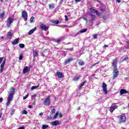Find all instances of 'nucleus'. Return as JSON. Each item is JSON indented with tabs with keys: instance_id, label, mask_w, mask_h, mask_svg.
Here are the masks:
<instances>
[{
	"instance_id": "1",
	"label": "nucleus",
	"mask_w": 129,
	"mask_h": 129,
	"mask_svg": "<svg viewBox=\"0 0 129 129\" xmlns=\"http://www.w3.org/2000/svg\"><path fill=\"white\" fill-rule=\"evenodd\" d=\"M11 93L7 98V106H9L11 104V102L13 100L14 94H15V88L12 87L10 89Z\"/></svg>"
},
{
	"instance_id": "2",
	"label": "nucleus",
	"mask_w": 129,
	"mask_h": 129,
	"mask_svg": "<svg viewBox=\"0 0 129 129\" xmlns=\"http://www.w3.org/2000/svg\"><path fill=\"white\" fill-rule=\"evenodd\" d=\"M43 104L48 106L51 104V99L50 96H47V98L43 100Z\"/></svg>"
},
{
	"instance_id": "3",
	"label": "nucleus",
	"mask_w": 129,
	"mask_h": 129,
	"mask_svg": "<svg viewBox=\"0 0 129 129\" xmlns=\"http://www.w3.org/2000/svg\"><path fill=\"white\" fill-rule=\"evenodd\" d=\"M117 57H115L111 62V65L113 67V69H117Z\"/></svg>"
},
{
	"instance_id": "4",
	"label": "nucleus",
	"mask_w": 129,
	"mask_h": 129,
	"mask_svg": "<svg viewBox=\"0 0 129 129\" xmlns=\"http://www.w3.org/2000/svg\"><path fill=\"white\" fill-rule=\"evenodd\" d=\"M13 22L14 19H13L12 17H9L7 20L6 27H7V28H10V27H11V25L13 24Z\"/></svg>"
},
{
	"instance_id": "5",
	"label": "nucleus",
	"mask_w": 129,
	"mask_h": 129,
	"mask_svg": "<svg viewBox=\"0 0 129 129\" xmlns=\"http://www.w3.org/2000/svg\"><path fill=\"white\" fill-rule=\"evenodd\" d=\"M113 77L112 78V79H115L116 77L118 76V75L119 74V72H118V70L117 69H113Z\"/></svg>"
},
{
	"instance_id": "6",
	"label": "nucleus",
	"mask_w": 129,
	"mask_h": 129,
	"mask_svg": "<svg viewBox=\"0 0 129 129\" xmlns=\"http://www.w3.org/2000/svg\"><path fill=\"white\" fill-rule=\"evenodd\" d=\"M22 17L23 18L25 22H27V21H28V13H27L26 11H22Z\"/></svg>"
},
{
	"instance_id": "7",
	"label": "nucleus",
	"mask_w": 129,
	"mask_h": 129,
	"mask_svg": "<svg viewBox=\"0 0 129 129\" xmlns=\"http://www.w3.org/2000/svg\"><path fill=\"white\" fill-rule=\"evenodd\" d=\"M119 123H122V122H125L126 121V118L125 117V115L124 114H122L120 116V118L119 119Z\"/></svg>"
},
{
	"instance_id": "8",
	"label": "nucleus",
	"mask_w": 129,
	"mask_h": 129,
	"mask_svg": "<svg viewBox=\"0 0 129 129\" xmlns=\"http://www.w3.org/2000/svg\"><path fill=\"white\" fill-rule=\"evenodd\" d=\"M102 87L103 89V91H104V94H107V85L105 82H103L102 83Z\"/></svg>"
},
{
	"instance_id": "9",
	"label": "nucleus",
	"mask_w": 129,
	"mask_h": 129,
	"mask_svg": "<svg viewBox=\"0 0 129 129\" xmlns=\"http://www.w3.org/2000/svg\"><path fill=\"white\" fill-rule=\"evenodd\" d=\"M7 61V58H4V60L2 63L1 65V70H0V73H3L4 72V69L5 68V65L6 64V62Z\"/></svg>"
},
{
	"instance_id": "10",
	"label": "nucleus",
	"mask_w": 129,
	"mask_h": 129,
	"mask_svg": "<svg viewBox=\"0 0 129 129\" xmlns=\"http://www.w3.org/2000/svg\"><path fill=\"white\" fill-rule=\"evenodd\" d=\"M74 59L72 57H70L68 58V59L66 60L65 61L63 62V65H67L68 64H69L70 62H72L73 61Z\"/></svg>"
},
{
	"instance_id": "11",
	"label": "nucleus",
	"mask_w": 129,
	"mask_h": 129,
	"mask_svg": "<svg viewBox=\"0 0 129 129\" xmlns=\"http://www.w3.org/2000/svg\"><path fill=\"white\" fill-rule=\"evenodd\" d=\"M40 28L42 31H47L49 29V27H47L45 24H42L40 25Z\"/></svg>"
},
{
	"instance_id": "12",
	"label": "nucleus",
	"mask_w": 129,
	"mask_h": 129,
	"mask_svg": "<svg viewBox=\"0 0 129 129\" xmlns=\"http://www.w3.org/2000/svg\"><path fill=\"white\" fill-rule=\"evenodd\" d=\"M56 75L58 78H64V75L61 72H57L56 73Z\"/></svg>"
},
{
	"instance_id": "13",
	"label": "nucleus",
	"mask_w": 129,
	"mask_h": 129,
	"mask_svg": "<svg viewBox=\"0 0 129 129\" xmlns=\"http://www.w3.org/2000/svg\"><path fill=\"white\" fill-rule=\"evenodd\" d=\"M90 16H91V19H90L89 22L90 23H91V24H92V23L94 22V20H95V18H96V16H95V15L93 14H90Z\"/></svg>"
},
{
	"instance_id": "14",
	"label": "nucleus",
	"mask_w": 129,
	"mask_h": 129,
	"mask_svg": "<svg viewBox=\"0 0 129 129\" xmlns=\"http://www.w3.org/2000/svg\"><path fill=\"white\" fill-rule=\"evenodd\" d=\"M30 70H31V68H30V67H25L24 70H23V73L25 74L26 73H27V72H28V71H30Z\"/></svg>"
},
{
	"instance_id": "15",
	"label": "nucleus",
	"mask_w": 129,
	"mask_h": 129,
	"mask_svg": "<svg viewBox=\"0 0 129 129\" xmlns=\"http://www.w3.org/2000/svg\"><path fill=\"white\" fill-rule=\"evenodd\" d=\"M90 11L91 12V14H96V15H98L99 14L98 11L92 8H90Z\"/></svg>"
},
{
	"instance_id": "16",
	"label": "nucleus",
	"mask_w": 129,
	"mask_h": 129,
	"mask_svg": "<svg viewBox=\"0 0 129 129\" xmlns=\"http://www.w3.org/2000/svg\"><path fill=\"white\" fill-rule=\"evenodd\" d=\"M6 16L5 11H3L2 13H0V20L3 21L4 20V17Z\"/></svg>"
},
{
	"instance_id": "17",
	"label": "nucleus",
	"mask_w": 129,
	"mask_h": 129,
	"mask_svg": "<svg viewBox=\"0 0 129 129\" xmlns=\"http://www.w3.org/2000/svg\"><path fill=\"white\" fill-rule=\"evenodd\" d=\"M20 41V38H16L12 42V45H17L19 43V41Z\"/></svg>"
},
{
	"instance_id": "18",
	"label": "nucleus",
	"mask_w": 129,
	"mask_h": 129,
	"mask_svg": "<svg viewBox=\"0 0 129 129\" xmlns=\"http://www.w3.org/2000/svg\"><path fill=\"white\" fill-rule=\"evenodd\" d=\"M118 107L117 106H112L110 107V112H113V111L116 109V108H117Z\"/></svg>"
},
{
	"instance_id": "19",
	"label": "nucleus",
	"mask_w": 129,
	"mask_h": 129,
	"mask_svg": "<svg viewBox=\"0 0 129 129\" xmlns=\"http://www.w3.org/2000/svg\"><path fill=\"white\" fill-rule=\"evenodd\" d=\"M126 93H128V91L125 90V89H121L120 91V94L122 95V94H125Z\"/></svg>"
},
{
	"instance_id": "20",
	"label": "nucleus",
	"mask_w": 129,
	"mask_h": 129,
	"mask_svg": "<svg viewBox=\"0 0 129 129\" xmlns=\"http://www.w3.org/2000/svg\"><path fill=\"white\" fill-rule=\"evenodd\" d=\"M36 30H37V27H35L33 29L28 32L29 35H32Z\"/></svg>"
},
{
	"instance_id": "21",
	"label": "nucleus",
	"mask_w": 129,
	"mask_h": 129,
	"mask_svg": "<svg viewBox=\"0 0 129 129\" xmlns=\"http://www.w3.org/2000/svg\"><path fill=\"white\" fill-rule=\"evenodd\" d=\"M59 123H60L58 120H55L51 122V125H58Z\"/></svg>"
},
{
	"instance_id": "22",
	"label": "nucleus",
	"mask_w": 129,
	"mask_h": 129,
	"mask_svg": "<svg viewBox=\"0 0 129 129\" xmlns=\"http://www.w3.org/2000/svg\"><path fill=\"white\" fill-rule=\"evenodd\" d=\"M87 81H85L84 82H82L81 85H80L79 87V90H81V89H82V86H84V85L85 84V83H86Z\"/></svg>"
},
{
	"instance_id": "23",
	"label": "nucleus",
	"mask_w": 129,
	"mask_h": 129,
	"mask_svg": "<svg viewBox=\"0 0 129 129\" xmlns=\"http://www.w3.org/2000/svg\"><path fill=\"white\" fill-rule=\"evenodd\" d=\"M79 65H80V66H83L84 64H85V62L82 60V59H79L78 60Z\"/></svg>"
},
{
	"instance_id": "24",
	"label": "nucleus",
	"mask_w": 129,
	"mask_h": 129,
	"mask_svg": "<svg viewBox=\"0 0 129 129\" xmlns=\"http://www.w3.org/2000/svg\"><path fill=\"white\" fill-rule=\"evenodd\" d=\"M49 8L50 10H53L55 8V4H51L48 5Z\"/></svg>"
},
{
	"instance_id": "25",
	"label": "nucleus",
	"mask_w": 129,
	"mask_h": 129,
	"mask_svg": "<svg viewBox=\"0 0 129 129\" xmlns=\"http://www.w3.org/2000/svg\"><path fill=\"white\" fill-rule=\"evenodd\" d=\"M33 57H38V51L37 50H33Z\"/></svg>"
},
{
	"instance_id": "26",
	"label": "nucleus",
	"mask_w": 129,
	"mask_h": 129,
	"mask_svg": "<svg viewBox=\"0 0 129 129\" xmlns=\"http://www.w3.org/2000/svg\"><path fill=\"white\" fill-rule=\"evenodd\" d=\"M7 38L8 39H12V32L9 31L7 33Z\"/></svg>"
},
{
	"instance_id": "27",
	"label": "nucleus",
	"mask_w": 129,
	"mask_h": 129,
	"mask_svg": "<svg viewBox=\"0 0 129 129\" xmlns=\"http://www.w3.org/2000/svg\"><path fill=\"white\" fill-rule=\"evenodd\" d=\"M81 77V76H79V77H75L73 80V81H78L79 79H80V78Z\"/></svg>"
},
{
	"instance_id": "28",
	"label": "nucleus",
	"mask_w": 129,
	"mask_h": 129,
	"mask_svg": "<svg viewBox=\"0 0 129 129\" xmlns=\"http://www.w3.org/2000/svg\"><path fill=\"white\" fill-rule=\"evenodd\" d=\"M39 86H40V84H39L38 86H32L31 88V90H34V89H36L39 88Z\"/></svg>"
},
{
	"instance_id": "29",
	"label": "nucleus",
	"mask_w": 129,
	"mask_h": 129,
	"mask_svg": "<svg viewBox=\"0 0 129 129\" xmlns=\"http://www.w3.org/2000/svg\"><path fill=\"white\" fill-rule=\"evenodd\" d=\"M58 115H59V112L57 111L56 112V113L53 116L54 119H56V118H57V116H58Z\"/></svg>"
},
{
	"instance_id": "30",
	"label": "nucleus",
	"mask_w": 129,
	"mask_h": 129,
	"mask_svg": "<svg viewBox=\"0 0 129 129\" xmlns=\"http://www.w3.org/2000/svg\"><path fill=\"white\" fill-rule=\"evenodd\" d=\"M81 34H83V33H85V32H87V29H82L80 31Z\"/></svg>"
},
{
	"instance_id": "31",
	"label": "nucleus",
	"mask_w": 129,
	"mask_h": 129,
	"mask_svg": "<svg viewBox=\"0 0 129 129\" xmlns=\"http://www.w3.org/2000/svg\"><path fill=\"white\" fill-rule=\"evenodd\" d=\"M48 127H49V125H48L47 124H43V125H42V128L46 129V128H48Z\"/></svg>"
},
{
	"instance_id": "32",
	"label": "nucleus",
	"mask_w": 129,
	"mask_h": 129,
	"mask_svg": "<svg viewBox=\"0 0 129 129\" xmlns=\"http://www.w3.org/2000/svg\"><path fill=\"white\" fill-rule=\"evenodd\" d=\"M34 20H35L34 16L31 17L30 18V23H35V21H34Z\"/></svg>"
},
{
	"instance_id": "33",
	"label": "nucleus",
	"mask_w": 129,
	"mask_h": 129,
	"mask_svg": "<svg viewBox=\"0 0 129 129\" xmlns=\"http://www.w3.org/2000/svg\"><path fill=\"white\" fill-rule=\"evenodd\" d=\"M128 59H129L128 56H127V57H125L124 58H123V59L121 61V63H122V62H123V61H127V60H128Z\"/></svg>"
},
{
	"instance_id": "34",
	"label": "nucleus",
	"mask_w": 129,
	"mask_h": 129,
	"mask_svg": "<svg viewBox=\"0 0 129 129\" xmlns=\"http://www.w3.org/2000/svg\"><path fill=\"white\" fill-rule=\"evenodd\" d=\"M19 46L20 48H21L22 49H23L25 47V44H23V43H20L19 44Z\"/></svg>"
},
{
	"instance_id": "35",
	"label": "nucleus",
	"mask_w": 129,
	"mask_h": 129,
	"mask_svg": "<svg viewBox=\"0 0 129 129\" xmlns=\"http://www.w3.org/2000/svg\"><path fill=\"white\" fill-rule=\"evenodd\" d=\"M15 111H16V109H13L10 113L11 115H13V114L15 113Z\"/></svg>"
},
{
	"instance_id": "36",
	"label": "nucleus",
	"mask_w": 129,
	"mask_h": 129,
	"mask_svg": "<svg viewBox=\"0 0 129 129\" xmlns=\"http://www.w3.org/2000/svg\"><path fill=\"white\" fill-rule=\"evenodd\" d=\"M55 43H57V44H60L61 43V39H57L55 40Z\"/></svg>"
},
{
	"instance_id": "37",
	"label": "nucleus",
	"mask_w": 129,
	"mask_h": 129,
	"mask_svg": "<svg viewBox=\"0 0 129 129\" xmlns=\"http://www.w3.org/2000/svg\"><path fill=\"white\" fill-rule=\"evenodd\" d=\"M23 114H28V111L26 110H24L22 112Z\"/></svg>"
},
{
	"instance_id": "38",
	"label": "nucleus",
	"mask_w": 129,
	"mask_h": 129,
	"mask_svg": "<svg viewBox=\"0 0 129 129\" xmlns=\"http://www.w3.org/2000/svg\"><path fill=\"white\" fill-rule=\"evenodd\" d=\"M29 97V94H27L25 96L23 97V100H25V99H27L28 97Z\"/></svg>"
},
{
	"instance_id": "39",
	"label": "nucleus",
	"mask_w": 129,
	"mask_h": 129,
	"mask_svg": "<svg viewBox=\"0 0 129 129\" xmlns=\"http://www.w3.org/2000/svg\"><path fill=\"white\" fill-rule=\"evenodd\" d=\"M53 24H55L56 25H58L59 24V21L56 20L53 22Z\"/></svg>"
},
{
	"instance_id": "40",
	"label": "nucleus",
	"mask_w": 129,
	"mask_h": 129,
	"mask_svg": "<svg viewBox=\"0 0 129 129\" xmlns=\"http://www.w3.org/2000/svg\"><path fill=\"white\" fill-rule=\"evenodd\" d=\"M51 112H52V113H55V112H56V110L55 109V108L52 109L51 110Z\"/></svg>"
},
{
	"instance_id": "41",
	"label": "nucleus",
	"mask_w": 129,
	"mask_h": 129,
	"mask_svg": "<svg viewBox=\"0 0 129 129\" xmlns=\"http://www.w3.org/2000/svg\"><path fill=\"white\" fill-rule=\"evenodd\" d=\"M23 58H24V55H20V56H19V60H22L23 59Z\"/></svg>"
},
{
	"instance_id": "42",
	"label": "nucleus",
	"mask_w": 129,
	"mask_h": 129,
	"mask_svg": "<svg viewBox=\"0 0 129 129\" xmlns=\"http://www.w3.org/2000/svg\"><path fill=\"white\" fill-rule=\"evenodd\" d=\"M64 18L66 19V20H65L66 22H68V16L67 15H65Z\"/></svg>"
},
{
	"instance_id": "43",
	"label": "nucleus",
	"mask_w": 129,
	"mask_h": 129,
	"mask_svg": "<svg viewBox=\"0 0 129 129\" xmlns=\"http://www.w3.org/2000/svg\"><path fill=\"white\" fill-rule=\"evenodd\" d=\"M3 60H4V57H0V64H2V62H3Z\"/></svg>"
},
{
	"instance_id": "44",
	"label": "nucleus",
	"mask_w": 129,
	"mask_h": 129,
	"mask_svg": "<svg viewBox=\"0 0 129 129\" xmlns=\"http://www.w3.org/2000/svg\"><path fill=\"white\" fill-rule=\"evenodd\" d=\"M83 19L84 20V21H86V23H88V20H87V19L85 17H83Z\"/></svg>"
},
{
	"instance_id": "45",
	"label": "nucleus",
	"mask_w": 129,
	"mask_h": 129,
	"mask_svg": "<svg viewBox=\"0 0 129 129\" xmlns=\"http://www.w3.org/2000/svg\"><path fill=\"white\" fill-rule=\"evenodd\" d=\"M93 37L94 39H97V34L93 35Z\"/></svg>"
},
{
	"instance_id": "46",
	"label": "nucleus",
	"mask_w": 129,
	"mask_h": 129,
	"mask_svg": "<svg viewBox=\"0 0 129 129\" xmlns=\"http://www.w3.org/2000/svg\"><path fill=\"white\" fill-rule=\"evenodd\" d=\"M59 117L61 118V117H63V115H62V113H59Z\"/></svg>"
},
{
	"instance_id": "47",
	"label": "nucleus",
	"mask_w": 129,
	"mask_h": 129,
	"mask_svg": "<svg viewBox=\"0 0 129 129\" xmlns=\"http://www.w3.org/2000/svg\"><path fill=\"white\" fill-rule=\"evenodd\" d=\"M75 3H80L81 0H75Z\"/></svg>"
},
{
	"instance_id": "48",
	"label": "nucleus",
	"mask_w": 129,
	"mask_h": 129,
	"mask_svg": "<svg viewBox=\"0 0 129 129\" xmlns=\"http://www.w3.org/2000/svg\"><path fill=\"white\" fill-rule=\"evenodd\" d=\"M97 64H99V61H98V62L95 63V64L92 65V67L95 66V65H97Z\"/></svg>"
},
{
	"instance_id": "49",
	"label": "nucleus",
	"mask_w": 129,
	"mask_h": 129,
	"mask_svg": "<svg viewBox=\"0 0 129 129\" xmlns=\"http://www.w3.org/2000/svg\"><path fill=\"white\" fill-rule=\"evenodd\" d=\"M102 18L103 20H106V16H103Z\"/></svg>"
},
{
	"instance_id": "50",
	"label": "nucleus",
	"mask_w": 129,
	"mask_h": 129,
	"mask_svg": "<svg viewBox=\"0 0 129 129\" xmlns=\"http://www.w3.org/2000/svg\"><path fill=\"white\" fill-rule=\"evenodd\" d=\"M62 27L63 28H67V27H68V25H62Z\"/></svg>"
},
{
	"instance_id": "51",
	"label": "nucleus",
	"mask_w": 129,
	"mask_h": 129,
	"mask_svg": "<svg viewBox=\"0 0 129 129\" xmlns=\"http://www.w3.org/2000/svg\"><path fill=\"white\" fill-rule=\"evenodd\" d=\"M18 129H25V127L24 126L19 127Z\"/></svg>"
},
{
	"instance_id": "52",
	"label": "nucleus",
	"mask_w": 129,
	"mask_h": 129,
	"mask_svg": "<svg viewBox=\"0 0 129 129\" xmlns=\"http://www.w3.org/2000/svg\"><path fill=\"white\" fill-rule=\"evenodd\" d=\"M36 96H37V94H34L31 96L32 97H35Z\"/></svg>"
},
{
	"instance_id": "53",
	"label": "nucleus",
	"mask_w": 129,
	"mask_h": 129,
	"mask_svg": "<svg viewBox=\"0 0 129 129\" xmlns=\"http://www.w3.org/2000/svg\"><path fill=\"white\" fill-rule=\"evenodd\" d=\"M100 11H101V12H104V11H105V10L104 9H100Z\"/></svg>"
},
{
	"instance_id": "54",
	"label": "nucleus",
	"mask_w": 129,
	"mask_h": 129,
	"mask_svg": "<svg viewBox=\"0 0 129 129\" xmlns=\"http://www.w3.org/2000/svg\"><path fill=\"white\" fill-rule=\"evenodd\" d=\"M3 98H0V102H3Z\"/></svg>"
},
{
	"instance_id": "55",
	"label": "nucleus",
	"mask_w": 129,
	"mask_h": 129,
	"mask_svg": "<svg viewBox=\"0 0 129 129\" xmlns=\"http://www.w3.org/2000/svg\"><path fill=\"white\" fill-rule=\"evenodd\" d=\"M29 108H33V106H32L31 105H29Z\"/></svg>"
},
{
	"instance_id": "56",
	"label": "nucleus",
	"mask_w": 129,
	"mask_h": 129,
	"mask_svg": "<svg viewBox=\"0 0 129 129\" xmlns=\"http://www.w3.org/2000/svg\"><path fill=\"white\" fill-rule=\"evenodd\" d=\"M106 47H108V45H107L106 44H105L104 46V48Z\"/></svg>"
},
{
	"instance_id": "57",
	"label": "nucleus",
	"mask_w": 129,
	"mask_h": 129,
	"mask_svg": "<svg viewBox=\"0 0 129 129\" xmlns=\"http://www.w3.org/2000/svg\"><path fill=\"white\" fill-rule=\"evenodd\" d=\"M117 2L118 4H119L120 3V0H117Z\"/></svg>"
},
{
	"instance_id": "58",
	"label": "nucleus",
	"mask_w": 129,
	"mask_h": 129,
	"mask_svg": "<svg viewBox=\"0 0 129 129\" xmlns=\"http://www.w3.org/2000/svg\"><path fill=\"white\" fill-rule=\"evenodd\" d=\"M39 115H43V113H40Z\"/></svg>"
},
{
	"instance_id": "59",
	"label": "nucleus",
	"mask_w": 129,
	"mask_h": 129,
	"mask_svg": "<svg viewBox=\"0 0 129 129\" xmlns=\"http://www.w3.org/2000/svg\"><path fill=\"white\" fill-rule=\"evenodd\" d=\"M0 2H1V3H4V1L3 0H0Z\"/></svg>"
},
{
	"instance_id": "60",
	"label": "nucleus",
	"mask_w": 129,
	"mask_h": 129,
	"mask_svg": "<svg viewBox=\"0 0 129 129\" xmlns=\"http://www.w3.org/2000/svg\"><path fill=\"white\" fill-rule=\"evenodd\" d=\"M47 119H50V117H47Z\"/></svg>"
},
{
	"instance_id": "61",
	"label": "nucleus",
	"mask_w": 129,
	"mask_h": 129,
	"mask_svg": "<svg viewBox=\"0 0 129 129\" xmlns=\"http://www.w3.org/2000/svg\"><path fill=\"white\" fill-rule=\"evenodd\" d=\"M4 36H2V37H1V39H4Z\"/></svg>"
},
{
	"instance_id": "62",
	"label": "nucleus",
	"mask_w": 129,
	"mask_h": 129,
	"mask_svg": "<svg viewBox=\"0 0 129 129\" xmlns=\"http://www.w3.org/2000/svg\"><path fill=\"white\" fill-rule=\"evenodd\" d=\"M1 117H2V114H0V118H1Z\"/></svg>"
},
{
	"instance_id": "63",
	"label": "nucleus",
	"mask_w": 129,
	"mask_h": 129,
	"mask_svg": "<svg viewBox=\"0 0 129 129\" xmlns=\"http://www.w3.org/2000/svg\"><path fill=\"white\" fill-rule=\"evenodd\" d=\"M122 129H125V128L123 127Z\"/></svg>"
}]
</instances>
